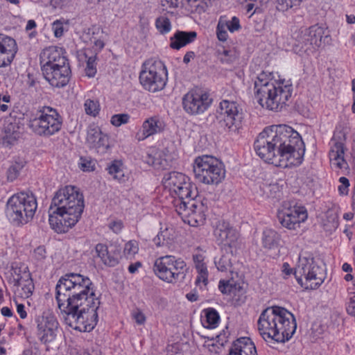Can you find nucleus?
Returning <instances> with one entry per match:
<instances>
[{"label": "nucleus", "mask_w": 355, "mask_h": 355, "mask_svg": "<svg viewBox=\"0 0 355 355\" xmlns=\"http://www.w3.org/2000/svg\"><path fill=\"white\" fill-rule=\"evenodd\" d=\"M180 3H182V1L180 0H164L162 5L166 8H177L179 7Z\"/></svg>", "instance_id": "61"}, {"label": "nucleus", "mask_w": 355, "mask_h": 355, "mask_svg": "<svg viewBox=\"0 0 355 355\" xmlns=\"http://www.w3.org/2000/svg\"><path fill=\"white\" fill-rule=\"evenodd\" d=\"M235 280L232 278L230 279H221L218 283V289L223 294L230 295L232 293L233 285L235 283Z\"/></svg>", "instance_id": "53"}, {"label": "nucleus", "mask_w": 355, "mask_h": 355, "mask_svg": "<svg viewBox=\"0 0 355 355\" xmlns=\"http://www.w3.org/2000/svg\"><path fill=\"white\" fill-rule=\"evenodd\" d=\"M218 58L222 63L230 64L234 60V53L233 51L224 49L222 52H218Z\"/></svg>", "instance_id": "55"}, {"label": "nucleus", "mask_w": 355, "mask_h": 355, "mask_svg": "<svg viewBox=\"0 0 355 355\" xmlns=\"http://www.w3.org/2000/svg\"><path fill=\"white\" fill-rule=\"evenodd\" d=\"M65 50L62 47L50 46L44 48L40 55L41 70L69 64Z\"/></svg>", "instance_id": "19"}, {"label": "nucleus", "mask_w": 355, "mask_h": 355, "mask_svg": "<svg viewBox=\"0 0 355 355\" xmlns=\"http://www.w3.org/2000/svg\"><path fill=\"white\" fill-rule=\"evenodd\" d=\"M44 79L55 88L66 87L71 77L70 64L42 71Z\"/></svg>", "instance_id": "23"}, {"label": "nucleus", "mask_w": 355, "mask_h": 355, "mask_svg": "<svg viewBox=\"0 0 355 355\" xmlns=\"http://www.w3.org/2000/svg\"><path fill=\"white\" fill-rule=\"evenodd\" d=\"M214 235L222 250H233V249H236L239 234L229 223L225 221L219 223L214 230Z\"/></svg>", "instance_id": "20"}, {"label": "nucleus", "mask_w": 355, "mask_h": 355, "mask_svg": "<svg viewBox=\"0 0 355 355\" xmlns=\"http://www.w3.org/2000/svg\"><path fill=\"white\" fill-rule=\"evenodd\" d=\"M130 116L128 114H116L112 116L110 123L115 127H119L129 122Z\"/></svg>", "instance_id": "51"}, {"label": "nucleus", "mask_w": 355, "mask_h": 355, "mask_svg": "<svg viewBox=\"0 0 355 355\" xmlns=\"http://www.w3.org/2000/svg\"><path fill=\"white\" fill-rule=\"evenodd\" d=\"M55 300L67 325L80 332L95 328L100 300L88 277L73 272L62 276L55 286Z\"/></svg>", "instance_id": "1"}, {"label": "nucleus", "mask_w": 355, "mask_h": 355, "mask_svg": "<svg viewBox=\"0 0 355 355\" xmlns=\"http://www.w3.org/2000/svg\"><path fill=\"white\" fill-rule=\"evenodd\" d=\"M281 272L284 279L294 274L297 282L306 289L318 288L325 278L322 269L315 263L312 255L307 252L300 254L295 271L288 262H284Z\"/></svg>", "instance_id": "6"}, {"label": "nucleus", "mask_w": 355, "mask_h": 355, "mask_svg": "<svg viewBox=\"0 0 355 355\" xmlns=\"http://www.w3.org/2000/svg\"><path fill=\"white\" fill-rule=\"evenodd\" d=\"M254 148L265 162L284 168L300 166L305 152L299 132L286 124L266 127L255 139Z\"/></svg>", "instance_id": "2"}, {"label": "nucleus", "mask_w": 355, "mask_h": 355, "mask_svg": "<svg viewBox=\"0 0 355 355\" xmlns=\"http://www.w3.org/2000/svg\"><path fill=\"white\" fill-rule=\"evenodd\" d=\"M26 161L24 158L15 157L13 162L10 166L7 172V178L12 182L19 175L21 170L26 165Z\"/></svg>", "instance_id": "36"}, {"label": "nucleus", "mask_w": 355, "mask_h": 355, "mask_svg": "<svg viewBox=\"0 0 355 355\" xmlns=\"http://www.w3.org/2000/svg\"><path fill=\"white\" fill-rule=\"evenodd\" d=\"M195 178L207 185H218L225 178L223 163L216 157L203 155L196 157L193 163Z\"/></svg>", "instance_id": "10"}, {"label": "nucleus", "mask_w": 355, "mask_h": 355, "mask_svg": "<svg viewBox=\"0 0 355 355\" xmlns=\"http://www.w3.org/2000/svg\"><path fill=\"white\" fill-rule=\"evenodd\" d=\"M164 189L167 190L175 200H185L187 198L196 196L198 189L189 177L184 173L172 171L165 174L162 179Z\"/></svg>", "instance_id": "14"}, {"label": "nucleus", "mask_w": 355, "mask_h": 355, "mask_svg": "<svg viewBox=\"0 0 355 355\" xmlns=\"http://www.w3.org/2000/svg\"><path fill=\"white\" fill-rule=\"evenodd\" d=\"M85 207L80 189L72 185L59 189L52 198L49 222L58 234L67 232L80 220Z\"/></svg>", "instance_id": "3"}, {"label": "nucleus", "mask_w": 355, "mask_h": 355, "mask_svg": "<svg viewBox=\"0 0 355 355\" xmlns=\"http://www.w3.org/2000/svg\"><path fill=\"white\" fill-rule=\"evenodd\" d=\"M142 267V263L141 261H136L129 265L128 270L130 274L137 273L139 269Z\"/></svg>", "instance_id": "62"}, {"label": "nucleus", "mask_w": 355, "mask_h": 355, "mask_svg": "<svg viewBox=\"0 0 355 355\" xmlns=\"http://www.w3.org/2000/svg\"><path fill=\"white\" fill-rule=\"evenodd\" d=\"M243 282H235L232 288V293H230V295L234 297H241L245 293V289L243 286Z\"/></svg>", "instance_id": "56"}, {"label": "nucleus", "mask_w": 355, "mask_h": 355, "mask_svg": "<svg viewBox=\"0 0 355 355\" xmlns=\"http://www.w3.org/2000/svg\"><path fill=\"white\" fill-rule=\"evenodd\" d=\"M11 278L10 282L15 284H20V281L28 277L31 274L27 270V268L18 267L17 266H12L10 270Z\"/></svg>", "instance_id": "41"}, {"label": "nucleus", "mask_w": 355, "mask_h": 355, "mask_svg": "<svg viewBox=\"0 0 355 355\" xmlns=\"http://www.w3.org/2000/svg\"><path fill=\"white\" fill-rule=\"evenodd\" d=\"M17 312L21 319H25L27 317L25 306L23 304H17Z\"/></svg>", "instance_id": "64"}, {"label": "nucleus", "mask_w": 355, "mask_h": 355, "mask_svg": "<svg viewBox=\"0 0 355 355\" xmlns=\"http://www.w3.org/2000/svg\"><path fill=\"white\" fill-rule=\"evenodd\" d=\"M33 256L36 261H43L46 257L45 247L40 245L36 248L33 251Z\"/></svg>", "instance_id": "59"}, {"label": "nucleus", "mask_w": 355, "mask_h": 355, "mask_svg": "<svg viewBox=\"0 0 355 355\" xmlns=\"http://www.w3.org/2000/svg\"><path fill=\"white\" fill-rule=\"evenodd\" d=\"M346 148L342 141H335L329 152L330 164L334 170L347 169L348 164L345 159Z\"/></svg>", "instance_id": "28"}, {"label": "nucleus", "mask_w": 355, "mask_h": 355, "mask_svg": "<svg viewBox=\"0 0 355 355\" xmlns=\"http://www.w3.org/2000/svg\"><path fill=\"white\" fill-rule=\"evenodd\" d=\"M11 97L9 94L0 95V112H6L10 107Z\"/></svg>", "instance_id": "58"}, {"label": "nucleus", "mask_w": 355, "mask_h": 355, "mask_svg": "<svg viewBox=\"0 0 355 355\" xmlns=\"http://www.w3.org/2000/svg\"><path fill=\"white\" fill-rule=\"evenodd\" d=\"M282 236L276 230L267 228L263 230L261 236L262 246L267 250H276L281 246Z\"/></svg>", "instance_id": "32"}, {"label": "nucleus", "mask_w": 355, "mask_h": 355, "mask_svg": "<svg viewBox=\"0 0 355 355\" xmlns=\"http://www.w3.org/2000/svg\"><path fill=\"white\" fill-rule=\"evenodd\" d=\"M106 170L114 180L121 183L127 180L125 175V166L123 162L119 159H114L110 163Z\"/></svg>", "instance_id": "35"}, {"label": "nucleus", "mask_w": 355, "mask_h": 355, "mask_svg": "<svg viewBox=\"0 0 355 355\" xmlns=\"http://www.w3.org/2000/svg\"><path fill=\"white\" fill-rule=\"evenodd\" d=\"M167 155L163 150L152 146L147 149L144 161L157 170L166 169L169 164Z\"/></svg>", "instance_id": "29"}, {"label": "nucleus", "mask_w": 355, "mask_h": 355, "mask_svg": "<svg viewBox=\"0 0 355 355\" xmlns=\"http://www.w3.org/2000/svg\"><path fill=\"white\" fill-rule=\"evenodd\" d=\"M165 123L159 115H154L146 119L136 132L135 138L139 141H144L147 138L159 134L164 130Z\"/></svg>", "instance_id": "25"}, {"label": "nucleus", "mask_w": 355, "mask_h": 355, "mask_svg": "<svg viewBox=\"0 0 355 355\" xmlns=\"http://www.w3.org/2000/svg\"><path fill=\"white\" fill-rule=\"evenodd\" d=\"M346 309L348 314L355 317V295L351 297Z\"/></svg>", "instance_id": "63"}, {"label": "nucleus", "mask_w": 355, "mask_h": 355, "mask_svg": "<svg viewBox=\"0 0 355 355\" xmlns=\"http://www.w3.org/2000/svg\"><path fill=\"white\" fill-rule=\"evenodd\" d=\"M228 355H257V352L251 339L242 337L232 343Z\"/></svg>", "instance_id": "30"}, {"label": "nucleus", "mask_w": 355, "mask_h": 355, "mask_svg": "<svg viewBox=\"0 0 355 355\" xmlns=\"http://www.w3.org/2000/svg\"><path fill=\"white\" fill-rule=\"evenodd\" d=\"M338 192L340 196H346L349 194L350 182L346 177H340L338 179Z\"/></svg>", "instance_id": "52"}, {"label": "nucleus", "mask_w": 355, "mask_h": 355, "mask_svg": "<svg viewBox=\"0 0 355 355\" xmlns=\"http://www.w3.org/2000/svg\"><path fill=\"white\" fill-rule=\"evenodd\" d=\"M223 24H227L226 28H227V30L230 33H234L236 31H239L241 28L240 20L237 17L234 16L232 17V19L230 20H227L225 16H223Z\"/></svg>", "instance_id": "50"}, {"label": "nucleus", "mask_w": 355, "mask_h": 355, "mask_svg": "<svg viewBox=\"0 0 355 355\" xmlns=\"http://www.w3.org/2000/svg\"><path fill=\"white\" fill-rule=\"evenodd\" d=\"M35 335L38 340L47 344L55 340L59 323L55 315L49 312H43L35 319Z\"/></svg>", "instance_id": "17"}, {"label": "nucleus", "mask_w": 355, "mask_h": 355, "mask_svg": "<svg viewBox=\"0 0 355 355\" xmlns=\"http://www.w3.org/2000/svg\"><path fill=\"white\" fill-rule=\"evenodd\" d=\"M175 231L172 227L161 228L157 236L153 239V243L157 247H169L174 242Z\"/></svg>", "instance_id": "34"}, {"label": "nucleus", "mask_w": 355, "mask_h": 355, "mask_svg": "<svg viewBox=\"0 0 355 355\" xmlns=\"http://www.w3.org/2000/svg\"><path fill=\"white\" fill-rule=\"evenodd\" d=\"M192 258L194 266L198 264H202L204 263H206L205 252L201 250H197L196 251H195L194 253L193 254Z\"/></svg>", "instance_id": "57"}, {"label": "nucleus", "mask_w": 355, "mask_h": 355, "mask_svg": "<svg viewBox=\"0 0 355 355\" xmlns=\"http://www.w3.org/2000/svg\"><path fill=\"white\" fill-rule=\"evenodd\" d=\"M18 51L17 42L12 37L0 34V68L9 66Z\"/></svg>", "instance_id": "26"}, {"label": "nucleus", "mask_w": 355, "mask_h": 355, "mask_svg": "<svg viewBox=\"0 0 355 355\" xmlns=\"http://www.w3.org/2000/svg\"><path fill=\"white\" fill-rule=\"evenodd\" d=\"M304 0H276L277 8L280 11H287L299 7Z\"/></svg>", "instance_id": "48"}, {"label": "nucleus", "mask_w": 355, "mask_h": 355, "mask_svg": "<svg viewBox=\"0 0 355 355\" xmlns=\"http://www.w3.org/2000/svg\"><path fill=\"white\" fill-rule=\"evenodd\" d=\"M196 37L197 33L195 31H177L170 38V47L173 49L179 50L194 42Z\"/></svg>", "instance_id": "31"}, {"label": "nucleus", "mask_w": 355, "mask_h": 355, "mask_svg": "<svg viewBox=\"0 0 355 355\" xmlns=\"http://www.w3.org/2000/svg\"><path fill=\"white\" fill-rule=\"evenodd\" d=\"M182 6L191 12L201 14L207 8L205 0H182Z\"/></svg>", "instance_id": "40"}, {"label": "nucleus", "mask_w": 355, "mask_h": 355, "mask_svg": "<svg viewBox=\"0 0 355 355\" xmlns=\"http://www.w3.org/2000/svg\"><path fill=\"white\" fill-rule=\"evenodd\" d=\"M187 201L174 200L176 212L182 221L192 227L203 225L209 214V200L203 196H193Z\"/></svg>", "instance_id": "9"}, {"label": "nucleus", "mask_w": 355, "mask_h": 355, "mask_svg": "<svg viewBox=\"0 0 355 355\" xmlns=\"http://www.w3.org/2000/svg\"><path fill=\"white\" fill-rule=\"evenodd\" d=\"M131 319L134 321L136 326H144L147 317L142 309L135 307L130 311Z\"/></svg>", "instance_id": "47"}, {"label": "nucleus", "mask_w": 355, "mask_h": 355, "mask_svg": "<svg viewBox=\"0 0 355 355\" xmlns=\"http://www.w3.org/2000/svg\"><path fill=\"white\" fill-rule=\"evenodd\" d=\"M96 257L107 267L116 266L121 259V248L114 244L98 243L95 246Z\"/></svg>", "instance_id": "24"}, {"label": "nucleus", "mask_w": 355, "mask_h": 355, "mask_svg": "<svg viewBox=\"0 0 355 355\" xmlns=\"http://www.w3.org/2000/svg\"><path fill=\"white\" fill-rule=\"evenodd\" d=\"M233 250H226V253L221 255L218 259H215L214 263L219 271L231 272L232 268Z\"/></svg>", "instance_id": "37"}, {"label": "nucleus", "mask_w": 355, "mask_h": 355, "mask_svg": "<svg viewBox=\"0 0 355 355\" xmlns=\"http://www.w3.org/2000/svg\"><path fill=\"white\" fill-rule=\"evenodd\" d=\"M218 117L220 123L229 130L236 129L242 119V112L236 101L222 100L220 102Z\"/></svg>", "instance_id": "18"}, {"label": "nucleus", "mask_w": 355, "mask_h": 355, "mask_svg": "<svg viewBox=\"0 0 355 355\" xmlns=\"http://www.w3.org/2000/svg\"><path fill=\"white\" fill-rule=\"evenodd\" d=\"M277 218L283 227L296 230L307 220L308 212L303 205L284 202L277 209Z\"/></svg>", "instance_id": "15"}, {"label": "nucleus", "mask_w": 355, "mask_h": 355, "mask_svg": "<svg viewBox=\"0 0 355 355\" xmlns=\"http://www.w3.org/2000/svg\"><path fill=\"white\" fill-rule=\"evenodd\" d=\"M97 55L94 53L92 55H88L86 52H85L81 56L82 58H84L86 65L85 68V72L87 77L93 78L96 76L97 73Z\"/></svg>", "instance_id": "39"}, {"label": "nucleus", "mask_w": 355, "mask_h": 355, "mask_svg": "<svg viewBox=\"0 0 355 355\" xmlns=\"http://www.w3.org/2000/svg\"><path fill=\"white\" fill-rule=\"evenodd\" d=\"M14 286L17 287V291L22 298L29 297L34 290V284L31 275L26 279L20 281V284H15Z\"/></svg>", "instance_id": "38"}, {"label": "nucleus", "mask_w": 355, "mask_h": 355, "mask_svg": "<svg viewBox=\"0 0 355 355\" xmlns=\"http://www.w3.org/2000/svg\"><path fill=\"white\" fill-rule=\"evenodd\" d=\"M227 24H223V17L220 16L216 26V37L219 41L225 42L228 38V33L226 31Z\"/></svg>", "instance_id": "49"}, {"label": "nucleus", "mask_w": 355, "mask_h": 355, "mask_svg": "<svg viewBox=\"0 0 355 355\" xmlns=\"http://www.w3.org/2000/svg\"><path fill=\"white\" fill-rule=\"evenodd\" d=\"M109 227L114 232L118 234L122 230L123 227V223L121 220H113L109 224Z\"/></svg>", "instance_id": "60"}, {"label": "nucleus", "mask_w": 355, "mask_h": 355, "mask_svg": "<svg viewBox=\"0 0 355 355\" xmlns=\"http://www.w3.org/2000/svg\"><path fill=\"white\" fill-rule=\"evenodd\" d=\"M202 325L209 329H214L218 327L220 318L218 311L214 308L204 309L200 315Z\"/></svg>", "instance_id": "33"}, {"label": "nucleus", "mask_w": 355, "mask_h": 355, "mask_svg": "<svg viewBox=\"0 0 355 355\" xmlns=\"http://www.w3.org/2000/svg\"><path fill=\"white\" fill-rule=\"evenodd\" d=\"M155 26L157 31L162 35L168 33L172 28L170 19L166 16H159L155 19Z\"/></svg>", "instance_id": "42"}, {"label": "nucleus", "mask_w": 355, "mask_h": 355, "mask_svg": "<svg viewBox=\"0 0 355 355\" xmlns=\"http://www.w3.org/2000/svg\"><path fill=\"white\" fill-rule=\"evenodd\" d=\"M209 272H203V273L197 272L196 278V285L201 290H205L208 284Z\"/></svg>", "instance_id": "54"}, {"label": "nucleus", "mask_w": 355, "mask_h": 355, "mask_svg": "<svg viewBox=\"0 0 355 355\" xmlns=\"http://www.w3.org/2000/svg\"><path fill=\"white\" fill-rule=\"evenodd\" d=\"M293 92L291 80L278 73L262 71L254 81V98L261 107L268 110L282 111L288 105Z\"/></svg>", "instance_id": "4"}, {"label": "nucleus", "mask_w": 355, "mask_h": 355, "mask_svg": "<svg viewBox=\"0 0 355 355\" xmlns=\"http://www.w3.org/2000/svg\"><path fill=\"white\" fill-rule=\"evenodd\" d=\"M292 37L294 40L293 50L300 56H309L331 40L328 27L319 24L299 28L293 33Z\"/></svg>", "instance_id": "7"}, {"label": "nucleus", "mask_w": 355, "mask_h": 355, "mask_svg": "<svg viewBox=\"0 0 355 355\" xmlns=\"http://www.w3.org/2000/svg\"><path fill=\"white\" fill-rule=\"evenodd\" d=\"M106 35L98 25H92L85 29L80 35L81 40L91 46L95 54H98L105 46Z\"/></svg>", "instance_id": "22"}, {"label": "nucleus", "mask_w": 355, "mask_h": 355, "mask_svg": "<svg viewBox=\"0 0 355 355\" xmlns=\"http://www.w3.org/2000/svg\"><path fill=\"white\" fill-rule=\"evenodd\" d=\"M187 264L182 259L173 255L157 258L153 266L156 276L167 283H176L185 275Z\"/></svg>", "instance_id": "13"}, {"label": "nucleus", "mask_w": 355, "mask_h": 355, "mask_svg": "<svg viewBox=\"0 0 355 355\" xmlns=\"http://www.w3.org/2000/svg\"><path fill=\"white\" fill-rule=\"evenodd\" d=\"M139 79L145 90L151 93L162 91L168 82L167 68L159 60H146L141 65Z\"/></svg>", "instance_id": "12"}, {"label": "nucleus", "mask_w": 355, "mask_h": 355, "mask_svg": "<svg viewBox=\"0 0 355 355\" xmlns=\"http://www.w3.org/2000/svg\"><path fill=\"white\" fill-rule=\"evenodd\" d=\"M86 142L90 149H94L101 155L106 153L110 148L109 136L103 133L98 125L89 126L87 130Z\"/></svg>", "instance_id": "21"}, {"label": "nucleus", "mask_w": 355, "mask_h": 355, "mask_svg": "<svg viewBox=\"0 0 355 355\" xmlns=\"http://www.w3.org/2000/svg\"><path fill=\"white\" fill-rule=\"evenodd\" d=\"M84 109L86 114L96 117L101 110L99 101L96 99L87 98L85 101Z\"/></svg>", "instance_id": "43"}, {"label": "nucleus", "mask_w": 355, "mask_h": 355, "mask_svg": "<svg viewBox=\"0 0 355 355\" xmlns=\"http://www.w3.org/2000/svg\"><path fill=\"white\" fill-rule=\"evenodd\" d=\"M139 243L136 240H130L125 243L123 255L127 259H132L139 252Z\"/></svg>", "instance_id": "44"}, {"label": "nucleus", "mask_w": 355, "mask_h": 355, "mask_svg": "<svg viewBox=\"0 0 355 355\" xmlns=\"http://www.w3.org/2000/svg\"><path fill=\"white\" fill-rule=\"evenodd\" d=\"M68 25V20L64 18H60L54 21L51 24V29L53 32L54 36L55 37H62Z\"/></svg>", "instance_id": "45"}, {"label": "nucleus", "mask_w": 355, "mask_h": 355, "mask_svg": "<svg viewBox=\"0 0 355 355\" xmlns=\"http://www.w3.org/2000/svg\"><path fill=\"white\" fill-rule=\"evenodd\" d=\"M21 136L19 123L11 118L5 120L0 135V146L10 147L15 144Z\"/></svg>", "instance_id": "27"}, {"label": "nucleus", "mask_w": 355, "mask_h": 355, "mask_svg": "<svg viewBox=\"0 0 355 355\" xmlns=\"http://www.w3.org/2000/svg\"><path fill=\"white\" fill-rule=\"evenodd\" d=\"M78 168L83 172H92L95 171L96 161L88 157H80L78 161Z\"/></svg>", "instance_id": "46"}, {"label": "nucleus", "mask_w": 355, "mask_h": 355, "mask_svg": "<svg viewBox=\"0 0 355 355\" xmlns=\"http://www.w3.org/2000/svg\"><path fill=\"white\" fill-rule=\"evenodd\" d=\"M257 329L265 341L284 343L293 337L297 322L291 312L284 307L272 306L261 313Z\"/></svg>", "instance_id": "5"}, {"label": "nucleus", "mask_w": 355, "mask_h": 355, "mask_svg": "<svg viewBox=\"0 0 355 355\" xmlns=\"http://www.w3.org/2000/svg\"><path fill=\"white\" fill-rule=\"evenodd\" d=\"M37 209L36 196L32 192L21 191L8 198L6 214L12 224L22 226L33 219Z\"/></svg>", "instance_id": "8"}, {"label": "nucleus", "mask_w": 355, "mask_h": 355, "mask_svg": "<svg viewBox=\"0 0 355 355\" xmlns=\"http://www.w3.org/2000/svg\"><path fill=\"white\" fill-rule=\"evenodd\" d=\"M62 123V117L56 109L42 106L29 119L28 126L35 135L49 137L60 132Z\"/></svg>", "instance_id": "11"}, {"label": "nucleus", "mask_w": 355, "mask_h": 355, "mask_svg": "<svg viewBox=\"0 0 355 355\" xmlns=\"http://www.w3.org/2000/svg\"><path fill=\"white\" fill-rule=\"evenodd\" d=\"M209 94L199 87L189 89L182 98L184 111L189 115L197 116L204 114L212 104Z\"/></svg>", "instance_id": "16"}]
</instances>
